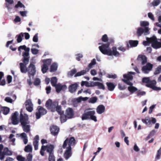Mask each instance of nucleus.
Wrapping results in <instances>:
<instances>
[{"label": "nucleus", "mask_w": 161, "mask_h": 161, "mask_svg": "<svg viewBox=\"0 0 161 161\" xmlns=\"http://www.w3.org/2000/svg\"><path fill=\"white\" fill-rule=\"evenodd\" d=\"M109 42H108L106 44H103L102 46H99L98 48L101 52L104 54L108 56L114 55L115 56H119L120 54L117 51L116 47H113L112 50L109 48Z\"/></svg>", "instance_id": "1"}, {"label": "nucleus", "mask_w": 161, "mask_h": 161, "mask_svg": "<svg viewBox=\"0 0 161 161\" xmlns=\"http://www.w3.org/2000/svg\"><path fill=\"white\" fill-rule=\"evenodd\" d=\"M54 146L52 144H48L46 146L42 145L40 151V153L42 156H43L44 155V152L46 150L49 154L48 160L54 158Z\"/></svg>", "instance_id": "2"}, {"label": "nucleus", "mask_w": 161, "mask_h": 161, "mask_svg": "<svg viewBox=\"0 0 161 161\" xmlns=\"http://www.w3.org/2000/svg\"><path fill=\"white\" fill-rule=\"evenodd\" d=\"M142 81L143 83H146V86L148 87L152 88L155 91H160L161 88L157 87L155 86L157 82L155 80H151L149 77H144L142 78Z\"/></svg>", "instance_id": "3"}, {"label": "nucleus", "mask_w": 161, "mask_h": 161, "mask_svg": "<svg viewBox=\"0 0 161 161\" xmlns=\"http://www.w3.org/2000/svg\"><path fill=\"white\" fill-rule=\"evenodd\" d=\"M95 113L94 110L86 112L85 111L84 113L81 116V119L82 120L91 119L95 122L97 121V117L94 115Z\"/></svg>", "instance_id": "4"}, {"label": "nucleus", "mask_w": 161, "mask_h": 161, "mask_svg": "<svg viewBox=\"0 0 161 161\" xmlns=\"http://www.w3.org/2000/svg\"><path fill=\"white\" fill-rule=\"evenodd\" d=\"M29 58H24L22 59L23 63L19 64V68L20 71L22 73H26L27 71V68L26 65L29 63Z\"/></svg>", "instance_id": "5"}, {"label": "nucleus", "mask_w": 161, "mask_h": 161, "mask_svg": "<svg viewBox=\"0 0 161 161\" xmlns=\"http://www.w3.org/2000/svg\"><path fill=\"white\" fill-rule=\"evenodd\" d=\"M76 144V140L73 137H71L69 138H67L64 142L62 147L65 149L66 148L67 145L68 147H71L74 146Z\"/></svg>", "instance_id": "6"}, {"label": "nucleus", "mask_w": 161, "mask_h": 161, "mask_svg": "<svg viewBox=\"0 0 161 161\" xmlns=\"http://www.w3.org/2000/svg\"><path fill=\"white\" fill-rule=\"evenodd\" d=\"M47 112V110L43 107L40 106H38L36 109L35 114L36 119H39L41 116L46 114Z\"/></svg>", "instance_id": "7"}, {"label": "nucleus", "mask_w": 161, "mask_h": 161, "mask_svg": "<svg viewBox=\"0 0 161 161\" xmlns=\"http://www.w3.org/2000/svg\"><path fill=\"white\" fill-rule=\"evenodd\" d=\"M150 29L148 27H145L144 29L142 27H138L137 29L136 34L138 37L141 36L142 34L146 36L150 34Z\"/></svg>", "instance_id": "8"}, {"label": "nucleus", "mask_w": 161, "mask_h": 161, "mask_svg": "<svg viewBox=\"0 0 161 161\" xmlns=\"http://www.w3.org/2000/svg\"><path fill=\"white\" fill-rule=\"evenodd\" d=\"M150 42L152 44L151 46L154 48L158 49L161 47V43L157 41L156 37L154 36L150 38Z\"/></svg>", "instance_id": "9"}, {"label": "nucleus", "mask_w": 161, "mask_h": 161, "mask_svg": "<svg viewBox=\"0 0 161 161\" xmlns=\"http://www.w3.org/2000/svg\"><path fill=\"white\" fill-rule=\"evenodd\" d=\"M142 121L143 123L149 127L152 126L151 123L154 124L156 122V120L155 118L151 117V118L149 117H146L145 119H142Z\"/></svg>", "instance_id": "10"}, {"label": "nucleus", "mask_w": 161, "mask_h": 161, "mask_svg": "<svg viewBox=\"0 0 161 161\" xmlns=\"http://www.w3.org/2000/svg\"><path fill=\"white\" fill-rule=\"evenodd\" d=\"M19 121L21 125L26 124H30V122L29 120L28 115L26 114H23L21 112L19 115Z\"/></svg>", "instance_id": "11"}, {"label": "nucleus", "mask_w": 161, "mask_h": 161, "mask_svg": "<svg viewBox=\"0 0 161 161\" xmlns=\"http://www.w3.org/2000/svg\"><path fill=\"white\" fill-rule=\"evenodd\" d=\"M123 77L124 78L122 79L123 82L128 85L133 86V83L130 81L133 79L132 75L129 74H125L123 75Z\"/></svg>", "instance_id": "12"}, {"label": "nucleus", "mask_w": 161, "mask_h": 161, "mask_svg": "<svg viewBox=\"0 0 161 161\" xmlns=\"http://www.w3.org/2000/svg\"><path fill=\"white\" fill-rule=\"evenodd\" d=\"M21 49L24 50L25 52H24L22 53V56L23 58H30L29 52L30 51V49L29 47H27L25 45H22L20 46L18 48V50L19 51L21 52Z\"/></svg>", "instance_id": "13"}, {"label": "nucleus", "mask_w": 161, "mask_h": 161, "mask_svg": "<svg viewBox=\"0 0 161 161\" xmlns=\"http://www.w3.org/2000/svg\"><path fill=\"white\" fill-rule=\"evenodd\" d=\"M28 73V76L29 78L31 77V76H34L36 74V70L35 65L32 63H31L27 68V71Z\"/></svg>", "instance_id": "14"}, {"label": "nucleus", "mask_w": 161, "mask_h": 161, "mask_svg": "<svg viewBox=\"0 0 161 161\" xmlns=\"http://www.w3.org/2000/svg\"><path fill=\"white\" fill-rule=\"evenodd\" d=\"M153 65L150 63H147L146 65L143 66L142 68V72L144 74H148L152 70Z\"/></svg>", "instance_id": "15"}, {"label": "nucleus", "mask_w": 161, "mask_h": 161, "mask_svg": "<svg viewBox=\"0 0 161 161\" xmlns=\"http://www.w3.org/2000/svg\"><path fill=\"white\" fill-rule=\"evenodd\" d=\"M1 154L0 159L2 160L4 159L5 155H11L12 154V153L8 147H6L4 148L3 152Z\"/></svg>", "instance_id": "16"}, {"label": "nucleus", "mask_w": 161, "mask_h": 161, "mask_svg": "<svg viewBox=\"0 0 161 161\" xmlns=\"http://www.w3.org/2000/svg\"><path fill=\"white\" fill-rule=\"evenodd\" d=\"M25 106L27 110L30 112L33 110V104L32 103L31 100L28 99L25 102Z\"/></svg>", "instance_id": "17"}, {"label": "nucleus", "mask_w": 161, "mask_h": 161, "mask_svg": "<svg viewBox=\"0 0 161 161\" xmlns=\"http://www.w3.org/2000/svg\"><path fill=\"white\" fill-rule=\"evenodd\" d=\"M18 112L15 111L13 114L11 115V122L12 124L14 125H17L19 122L18 116Z\"/></svg>", "instance_id": "18"}, {"label": "nucleus", "mask_w": 161, "mask_h": 161, "mask_svg": "<svg viewBox=\"0 0 161 161\" xmlns=\"http://www.w3.org/2000/svg\"><path fill=\"white\" fill-rule=\"evenodd\" d=\"M65 114L68 119L73 118L74 115V110L70 108H68L66 109Z\"/></svg>", "instance_id": "19"}, {"label": "nucleus", "mask_w": 161, "mask_h": 161, "mask_svg": "<svg viewBox=\"0 0 161 161\" xmlns=\"http://www.w3.org/2000/svg\"><path fill=\"white\" fill-rule=\"evenodd\" d=\"M137 60L141 63L142 65H144L147 62V57L144 55H139L137 58Z\"/></svg>", "instance_id": "20"}, {"label": "nucleus", "mask_w": 161, "mask_h": 161, "mask_svg": "<svg viewBox=\"0 0 161 161\" xmlns=\"http://www.w3.org/2000/svg\"><path fill=\"white\" fill-rule=\"evenodd\" d=\"M66 149L64 154V157L66 159H68L72 155V148L71 147H66Z\"/></svg>", "instance_id": "21"}, {"label": "nucleus", "mask_w": 161, "mask_h": 161, "mask_svg": "<svg viewBox=\"0 0 161 161\" xmlns=\"http://www.w3.org/2000/svg\"><path fill=\"white\" fill-rule=\"evenodd\" d=\"M50 130L51 134L53 136L57 135L59 130V128L57 126L52 125L50 127Z\"/></svg>", "instance_id": "22"}, {"label": "nucleus", "mask_w": 161, "mask_h": 161, "mask_svg": "<svg viewBox=\"0 0 161 161\" xmlns=\"http://www.w3.org/2000/svg\"><path fill=\"white\" fill-rule=\"evenodd\" d=\"M54 87L55 88L56 92L58 93H59L61 90L64 91L67 88L65 85H62L60 83L58 84Z\"/></svg>", "instance_id": "23"}, {"label": "nucleus", "mask_w": 161, "mask_h": 161, "mask_svg": "<svg viewBox=\"0 0 161 161\" xmlns=\"http://www.w3.org/2000/svg\"><path fill=\"white\" fill-rule=\"evenodd\" d=\"M78 86V84L77 83H75L70 85L68 88L69 92L71 93L75 92L76 91Z\"/></svg>", "instance_id": "24"}, {"label": "nucleus", "mask_w": 161, "mask_h": 161, "mask_svg": "<svg viewBox=\"0 0 161 161\" xmlns=\"http://www.w3.org/2000/svg\"><path fill=\"white\" fill-rule=\"evenodd\" d=\"M138 44V41L137 40H130L129 41V43H127L126 46L128 49H129L130 47L129 44L130 46V47H134L137 46Z\"/></svg>", "instance_id": "25"}, {"label": "nucleus", "mask_w": 161, "mask_h": 161, "mask_svg": "<svg viewBox=\"0 0 161 161\" xmlns=\"http://www.w3.org/2000/svg\"><path fill=\"white\" fill-rule=\"evenodd\" d=\"M39 140V136L36 135L34 137L33 142V145L34 149L36 150L38 149V142Z\"/></svg>", "instance_id": "26"}, {"label": "nucleus", "mask_w": 161, "mask_h": 161, "mask_svg": "<svg viewBox=\"0 0 161 161\" xmlns=\"http://www.w3.org/2000/svg\"><path fill=\"white\" fill-rule=\"evenodd\" d=\"M106 84L108 90L110 91H113L116 86L114 83L111 82H107L106 83Z\"/></svg>", "instance_id": "27"}, {"label": "nucleus", "mask_w": 161, "mask_h": 161, "mask_svg": "<svg viewBox=\"0 0 161 161\" xmlns=\"http://www.w3.org/2000/svg\"><path fill=\"white\" fill-rule=\"evenodd\" d=\"M60 120L61 123H64L68 119L67 116L66 114H64V112L59 114Z\"/></svg>", "instance_id": "28"}, {"label": "nucleus", "mask_w": 161, "mask_h": 161, "mask_svg": "<svg viewBox=\"0 0 161 161\" xmlns=\"http://www.w3.org/2000/svg\"><path fill=\"white\" fill-rule=\"evenodd\" d=\"M105 108L103 105H100L97 108V112L99 114H101L104 112Z\"/></svg>", "instance_id": "29"}, {"label": "nucleus", "mask_w": 161, "mask_h": 161, "mask_svg": "<svg viewBox=\"0 0 161 161\" xmlns=\"http://www.w3.org/2000/svg\"><path fill=\"white\" fill-rule=\"evenodd\" d=\"M24 131L28 133L30 131V125L29 124H26L21 125Z\"/></svg>", "instance_id": "30"}, {"label": "nucleus", "mask_w": 161, "mask_h": 161, "mask_svg": "<svg viewBox=\"0 0 161 161\" xmlns=\"http://www.w3.org/2000/svg\"><path fill=\"white\" fill-rule=\"evenodd\" d=\"M58 68V65L55 63H53L50 66V71L53 72L56 71Z\"/></svg>", "instance_id": "31"}, {"label": "nucleus", "mask_w": 161, "mask_h": 161, "mask_svg": "<svg viewBox=\"0 0 161 161\" xmlns=\"http://www.w3.org/2000/svg\"><path fill=\"white\" fill-rule=\"evenodd\" d=\"M58 105V102L56 101L53 102L52 104L51 105V107L49 109L51 110V111L53 112L55 111V109L57 106Z\"/></svg>", "instance_id": "32"}, {"label": "nucleus", "mask_w": 161, "mask_h": 161, "mask_svg": "<svg viewBox=\"0 0 161 161\" xmlns=\"http://www.w3.org/2000/svg\"><path fill=\"white\" fill-rule=\"evenodd\" d=\"M1 111L4 114L7 115L9 113L10 109L8 107H5L2 108Z\"/></svg>", "instance_id": "33"}, {"label": "nucleus", "mask_w": 161, "mask_h": 161, "mask_svg": "<svg viewBox=\"0 0 161 161\" xmlns=\"http://www.w3.org/2000/svg\"><path fill=\"white\" fill-rule=\"evenodd\" d=\"M53 102L52 100L50 99H49L46 101L45 106L48 109H49L50 108Z\"/></svg>", "instance_id": "34"}, {"label": "nucleus", "mask_w": 161, "mask_h": 161, "mask_svg": "<svg viewBox=\"0 0 161 161\" xmlns=\"http://www.w3.org/2000/svg\"><path fill=\"white\" fill-rule=\"evenodd\" d=\"M57 82V79L55 77H53L51 79V83L52 85L53 86H54L56 85Z\"/></svg>", "instance_id": "35"}, {"label": "nucleus", "mask_w": 161, "mask_h": 161, "mask_svg": "<svg viewBox=\"0 0 161 161\" xmlns=\"http://www.w3.org/2000/svg\"><path fill=\"white\" fill-rule=\"evenodd\" d=\"M77 72V70L76 69H74L69 71L67 74V75L68 77H72L74 74H76Z\"/></svg>", "instance_id": "36"}, {"label": "nucleus", "mask_w": 161, "mask_h": 161, "mask_svg": "<svg viewBox=\"0 0 161 161\" xmlns=\"http://www.w3.org/2000/svg\"><path fill=\"white\" fill-rule=\"evenodd\" d=\"M155 133L156 131L154 130H152L148 136L145 138V140L147 141L151 137L155 135Z\"/></svg>", "instance_id": "37"}, {"label": "nucleus", "mask_w": 161, "mask_h": 161, "mask_svg": "<svg viewBox=\"0 0 161 161\" xmlns=\"http://www.w3.org/2000/svg\"><path fill=\"white\" fill-rule=\"evenodd\" d=\"M128 87V89L131 93H133L137 91V89L132 86H130Z\"/></svg>", "instance_id": "38"}, {"label": "nucleus", "mask_w": 161, "mask_h": 161, "mask_svg": "<svg viewBox=\"0 0 161 161\" xmlns=\"http://www.w3.org/2000/svg\"><path fill=\"white\" fill-rule=\"evenodd\" d=\"M24 36V34L23 33H21L19 35H17L16 37H17V41L18 43L21 42L22 40V37Z\"/></svg>", "instance_id": "39"}, {"label": "nucleus", "mask_w": 161, "mask_h": 161, "mask_svg": "<svg viewBox=\"0 0 161 161\" xmlns=\"http://www.w3.org/2000/svg\"><path fill=\"white\" fill-rule=\"evenodd\" d=\"M86 70H83L80 72H79L76 73L75 74V75L74 76L75 77H76L77 76H79L82 75H83L85 74H86Z\"/></svg>", "instance_id": "40"}, {"label": "nucleus", "mask_w": 161, "mask_h": 161, "mask_svg": "<svg viewBox=\"0 0 161 161\" xmlns=\"http://www.w3.org/2000/svg\"><path fill=\"white\" fill-rule=\"evenodd\" d=\"M48 69V66L46 64H44L42 66V71L43 74L46 73Z\"/></svg>", "instance_id": "41"}, {"label": "nucleus", "mask_w": 161, "mask_h": 161, "mask_svg": "<svg viewBox=\"0 0 161 161\" xmlns=\"http://www.w3.org/2000/svg\"><path fill=\"white\" fill-rule=\"evenodd\" d=\"M24 151L26 152H31L32 151V147L31 145L28 144L25 147Z\"/></svg>", "instance_id": "42"}, {"label": "nucleus", "mask_w": 161, "mask_h": 161, "mask_svg": "<svg viewBox=\"0 0 161 161\" xmlns=\"http://www.w3.org/2000/svg\"><path fill=\"white\" fill-rule=\"evenodd\" d=\"M96 86H98V89H102L103 90L105 89L104 85L102 83L99 82H97Z\"/></svg>", "instance_id": "43"}, {"label": "nucleus", "mask_w": 161, "mask_h": 161, "mask_svg": "<svg viewBox=\"0 0 161 161\" xmlns=\"http://www.w3.org/2000/svg\"><path fill=\"white\" fill-rule=\"evenodd\" d=\"M161 2V0H153V1L152 3L151 4L153 7L158 6Z\"/></svg>", "instance_id": "44"}, {"label": "nucleus", "mask_w": 161, "mask_h": 161, "mask_svg": "<svg viewBox=\"0 0 161 161\" xmlns=\"http://www.w3.org/2000/svg\"><path fill=\"white\" fill-rule=\"evenodd\" d=\"M149 25V23L147 21H142L140 22V26L142 27H144V28L148 27L147 26H148Z\"/></svg>", "instance_id": "45"}, {"label": "nucleus", "mask_w": 161, "mask_h": 161, "mask_svg": "<svg viewBox=\"0 0 161 161\" xmlns=\"http://www.w3.org/2000/svg\"><path fill=\"white\" fill-rule=\"evenodd\" d=\"M55 111H56L59 114L64 112V111L61 110V105H58L56 107L55 109Z\"/></svg>", "instance_id": "46"}, {"label": "nucleus", "mask_w": 161, "mask_h": 161, "mask_svg": "<svg viewBox=\"0 0 161 161\" xmlns=\"http://www.w3.org/2000/svg\"><path fill=\"white\" fill-rule=\"evenodd\" d=\"M161 73V65L158 66L156 69L154 74L157 75Z\"/></svg>", "instance_id": "47"}, {"label": "nucleus", "mask_w": 161, "mask_h": 161, "mask_svg": "<svg viewBox=\"0 0 161 161\" xmlns=\"http://www.w3.org/2000/svg\"><path fill=\"white\" fill-rule=\"evenodd\" d=\"M42 62L44 64H46L47 65H50L52 62V59H47L42 60Z\"/></svg>", "instance_id": "48"}, {"label": "nucleus", "mask_w": 161, "mask_h": 161, "mask_svg": "<svg viewBox=\"0 0 161 161\" xmlns=\"http://www.w3.org/2000/svg\"><path fill=\"white\" fill-rule=\"evenodd\" d=\"M19 7L24 8L25 7V6L20 1H19L15 5L14 8H18Z\"/></svg>", "instance_id": "49"}, {"label": "nucleus", "mask_w": 161, "mask_h": 161, "mask_svg": "<svg viewBox=\"0 0 161 161\" xmlns=\"http://www.w3.org/2000/svg\"><path fill=\"white\" fill-rule=\"evenodd\" d=\"M96 63V60L95 59H93L91 63L89 64L88 65V67L90 69L92 68V66L95 65Z\"/></svg>", "instance_id": "50"}, {"label": "nucleus", "mask_w": 161, "mask_h": 161, "mask_svg": "<svg viewBox=\"0 0 161 161\" xmlns=\"http://www.w3.org/2000/svg\"><path fill=\"white\" fill-rule=\"evenodd\" d=\"M161 156V147L157 151V155L156 157V159H158L160 158Z\"/></svg>", "instance_id": "51"}, {"label": "nucleus", "mask_w": 161, "mask_h": 161, "mask_svg": "<svg viewBox=\"0 0 161 161\" xmlns=\"http://www.w3.org/2000/svg\"><path fill=\"white\" fill-rule=\"evenodd\" d=\"M41 82L40 79L39 78H36L34 82V85L35 86H38L40 85Z\"/></svg>", "instance_id": "52"}, {"label": "nucleus", "mask_w": 161, "mask_h": 161, "mask_svg": "<svg viewBox=\"0 0 161 161\" xmlns=\"http://www.w3.org/2000/svg\"><path fill=\"white\" fill-rule=\"evenodd\" d=\"M102 40L104 42H106L108 41V38L106 34H104L102 36Z\"/></svg>", "instance_id": "53"}, {"label": "nucleus", "mask_w": 161, "mask_h": 161, "mask_svg": "<svg viewBox=\"0 0 161 161\" xmlns=\"http://www.w3.org/2000/svg\"><path fill=\"white\" fill-rule=\"evenodd\" d=\"M150 38L147 37V41H144L143 42V44L145 46H147L148 43H150Z\"/></svg>", "instance_id": "54"}, {"label": "nucleus", "mask_w": 161, "mask_h": 161, "mask_svg": "<svg viewBox=\"0 0 161 161\" xmlns=\"http://www.w3.org/2000/svg\"><path fill=\"white\" fill-rule=\"evenodd\" d=\"M107 77L110 78L115 79L117 77V75L115 74H108L107 76Z\"/></svg>", "instance_id": "55"}, {"label": "nucleus", "mask_w": 161, "mask_h": 161, "mask_svg": "<svg viewBox=\"0 0 161 161\" xmlns=\"http://www.w3.org/2000/svg\"><path fill=\"white\" fill-rule=\"evenodd\" d=\"M31 51L33 54H36L38 53V50L35 48H32L31 49Z\"/></svg>", "instance_id": "56"}, {"label": "nucleus", "mask_w": 161, "mask_h": 161, "mask_svg": "<svg viewBox=\"0 0 161 161\" xmlns=\"http://www.w3.org/2000/svg\"><path fill=\"white\" fill-rule=\"evenodd\" d=\"M17 159L19 161H25V158L21 155H18L17 157Z\"/></svg>", "instance_id": "57"}, {"label": "nucleus", "mask_w": 161, "mask_h": 161, "mask_svg": "<svg viewBox=\"0 0 161 161\" xmlns=\"http://www.w3.org/2000/svg\"><path fill=\"white\" fill-rule=\"evenodd\" d=\"M76 59L80 61V58L83 57V55L82 54L79 53L76 55Z\"/></svg>", "instance_id": "58"}, {"label": "nucleus", "mask_w": 161, "mask_h": 161, "mask_svg": "<svg viewBox=\"0 0 161 161\" xmlns=\"http://www.w3.org/2000/svg\"><path fill=\"white\" fill-rule=\"evenodd\" d=\"M33 41L34 42H37L38 41V33L36 34L33 36Z\"/></svg>", "instance_id": "59"}, {"label": "nucleus", "mask_w": 161, "mask_h": 161, "mask_svg": "<svg viewBox=\"0 0 161 161\" xmlns=\"http://www.w3.org/2000/svg\"><path fill=\"white\" fill-rule=\"evenodd\" d=\"M97 100V97H94L90 99V101L92 103H94L96 102Z\"/></svg>", "instance_id": "60"}, {"label": "nucleus", "mask_w": 161, "mask_h": 161, "mask_svg": "<svg viewBox=\"0 0 161 161\" xmlns=\"http://www.w3.org/2000/svg\"><path fill=\"white\" fill-rule=\"evenodd\" d=\"M118 88L120 90H124L126 88V87L125 85H121L120 84H119L118 85Z\"/></svg>", "instance_id": "61"}, {"label": "nucleus", "mask_w": 161, "mask_h": 161, "mask_svg": "<svg viewBox=\"0 0 161 161\" xmlns=\"http://www.w3.org/2000/svg\"><path fill=\"white\" fill-rule=\"evenodd\" d=\"M148 17L152 20L154 21V16L152 13L151 12L148 13Z\"/></svg>", "instance_id": "62"}, {"label": "nucleus", "mask_w": 161, "mask_h": 161, "mask_svg": "<svg viewBox=\"0 0 161 161\" xmlns=\"http://www.w3.org/2000/svg\"><path fill=\"white\" fill-rule=\"evenodd\" d=\"M4 100L8 103H12L13 102L12 99L9 97H6L5 98Z\"/></svg>", "instance_id": "63"}, {"label": "nucleus", "mask_w": 161, "mask_h": 161, "mask_svg": "<svg viewBox=\"0 0 161 161\" xmlns=\"http://www.w3.org/2000/svg\"><path fill=\"white\" fill-rule=\"evenodd\" d=\"M7 80L8 83H10L12 80V77L10 75H8L7 77Z\"/></svg>", "instance_id": "64"}]
</instances>
